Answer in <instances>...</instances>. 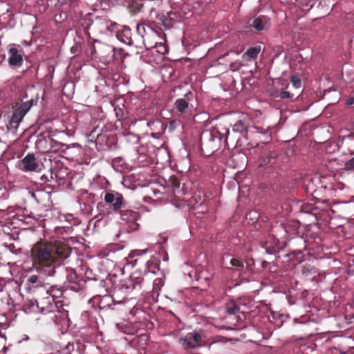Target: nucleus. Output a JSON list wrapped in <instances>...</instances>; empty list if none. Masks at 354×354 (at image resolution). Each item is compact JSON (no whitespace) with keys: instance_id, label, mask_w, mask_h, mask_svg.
Returning a JSON list of instances; mask_svg holds the SVG:
<instances>
[{"instance_id":"obj_1","label":"nucleus","mask_w":354,"mask_h":354,"mask_svg":"<svg viewBox=\"0 0 354 354\" xmlns=\"http://www.w3.org/2000/svg\"><path fill=\"white\" fill-rule=\"evenodd\" d=\"M30 254L37 270L51 277L55 273L59 261L70 255V249L62 243L39 241L33 245Z\"/></svg>"},{"instance_id":"obj_2","label":"nucleus","mask_w":354,"mask_h":354,"mask_svg":"<svg viewBox=\"0 0 354 354\" xmlns=\"http://www.w3.org/2000/svg\"><path fill=\"white\" fill-rule=\"evenodd\" d=\"M40 295L41 298L39 301H37V306L41 309V312L45 313L53 310V302H55V299L62 295V291L56 287L51 286L48 289L43 290Z\"/></svg>"},{"instance_id":"obj_3","label":"nucleus","mask_w":354,"mask_h":354,"mask_svg":"<svg viewBox=\"0 0 354 354\" xmlns=\"http://www.w3.org/2000/svg\"><path fill=\"white\" fill-rule=\"evenodd\" d=\"M205 337V335L201 331H192L187 333L184 337L179 339V342L186 349H193L201 345V342Z\"/></svg>"},{"instance_id":"obj_4","label":"nucleus","mask_w":354,"mask_h":354,"mask_svg":"<svg viewBox=\"0 0 354 354\" xmlns=\"http://www.w3.org/2000/svg\"><path fill=\"white\" fill-rule=\"evenodd\" d=\"M191 93L185 95L184 98L177 99L174 103V109L178 115H185L192 109V106L189 104Z\"/></svg>"},{"instance_id":"obj_5","label":"nucleus","mask_w":354,"mask_h":354,"mask_svg":"<svg viewBox=\"0 0 354 354\" xmlns=\"http://www.w3.org/2000/svg\"><path fill=\"white\" fill-rule=\"evenodd\" d=\"M27 289L29 292L37 294L39 299L41 298V292L45 290L44 285L41 278L37 274H32L27 279Z\"/></svg>"},{"instance_id":"obj_6","label":"nucleus","mask_w":354,"mask_h":354,"mask_svg":"<svg viewBox=\"0 0 354 354\" xmlns=\"http://www.w3.org/2000/svg\"><path fill=\"white\" fill-rule=\"evenodd\" d=\"M19 167L24 171H35L38 167V163L34 154H28L19 162Z\"/></svg>"},{"instance_id":"obj_7","label":"nucleus","mask_w":354,"mask_h":354,"mask_svg":"<svg viewBox=\"0 0 354 354\" xmlns=\"http://www.w3.org/2000/svg\"><path fill=\"white\" fill-rule=\"evenodd\" d=\"M104 201L107 203L112 204L113 210L120 209L124 203V198L122 195L112 193L106 194Z\"/></svg>"},{"instance_id":"obj_8","label":"nucleus","mask_w":354,"mask_h":354,"mask_svg":"<svg viewBox=\"0 0 354 354\" xmlns=\"http://www.w3.org/2000/svg\"><path fill=\"white\" fill-rule=\"evenodd\" d=\"M9 59L8 62L11 66L18 67L20 66L23 62L21 54L19 53L17 48L12 46L9 49Z\"/></svg>"},{"instance_id":"obj_9","label":"nucleus","mask_w":354,"mask_h":354,"mask_svg":"<svg viewBox=\"0 0 354 354\" xmlns=\"http://www.w3.org/2000/svg\"><path fill=\"white\" fill-rule=\"evenodd\" d=\"M147 29L149 31V36L143 39L145 46L147 48L158 47V41L153 42L152 41L159 38L158 32L153 30L151 27H147Z\"/></svg>"},{"instance_id":"obj_10","label":"nucleus","mask_w":354,"mask_h":354,"mask_svg":"<svg viewBox=\"0 0 354 354\" xmlns=\"http://www.w3.org/2000/svg\"><path fill=\"white\" fill-rule=\"evenodd\" d=\"M219 140L209 134L208 139L202 140V149H205L207 152H214L218 147Z\"/></svg>"},{"instance_id":"obj_11","label":"nucleus","mask_w":354,"mask_h":354,"mask_svg":"<svg viewBox=\"0 0 354 354\" xmlns=\"http://www.w3.org/2000/svg\"><path fill=\"white\" fill-rule=\"evenodd\" d=\"M270 19L266 16H260L253 20L252 26L257 30H266L270 27Z\"/></svg>"},{"instance_id":"obj_12","label":"nucleus","mask_w":354,"mask_h":354,"mask_svg":"<svg viewBox=\"0 0 354 354\" xmlns=\"http://www.w3.org/2000/svg\"><path fill=\"white\" fill-rule=\"evenodd\" d=\"M263 248L268 254H273L279 251L281 249V245L279 239L272 238L270 239V241H267L264 243Z\"/></svg>"},{"instance_id":"obj_13","label":"nucleus","mask_w":354,"mask_h":354,"mask_svg":"<svg viewBox=\"0 0 354 354\" xmlns=\"http://www.w3.org/2000/svg\"><path fill=\"white\" fill-rule=\"evenodd\" d=\"M223 263L228 268H234L240 270L243 268V263L236 259L232 258L230 255L224 258Z\"/></svg>"},{"instance_id":"obj_14","label":"nucleus","mask_w":354,"mask_h":354,"mask_svg":"<svg viewBox=\"0 0 354 354\" xmlns=\"http://www.w3.org/2000/svg\"><path fill=\"white\" fill-rule=\"evenodd\" d=\"M120 214L121 218L123 221L132 223L133 225H137V224L134 223L138 217V213L137 212L131 210H124L121 212Z\"/></svg>"},{"instance_id":"obj_15","label":"nucleus","mask_w":354,"mask_h":354,"mask_svg":"<svg viewBox=\"0 0 354 354\" xmlns=\"http://www.w3.org/2000/svg\"><path fill=\"white\" fill-rule=\"evenodd\" d=\"M24 116L25 115L17 109L12 115L10 125L13 128H17Z\"/></svg>"},{"instance_id":"obj_16","label":"nucleus","mask_w":354,"mask_h":354,"mask_svg":"<svg viewBox=\"0 0 354 354\" xmlns=\"http://www.w3.org/2000/svg\"><path fill=\"white\" fill-rule=\"evenodd\" d=\"M34 104L35 100L32 99L30 100L23 102L17 109L25 115Z\"/></svg>"},{"instance_id":"obj_17","label":"nucleus","mask_w":354,"mask_h":354,"mask_svg":"<svg viewBox=\"0 0 354 354\" xmlns=\"http://www.w3.org/2000/svg\"><path fill=\"white\" fill-rule=\"evenodd\" d=\"M147 27L149 26L145 25L144 24H139L137 25V32H138L139 35L142 36L143 39L149 36V31Z\"/></svg>"},{"instance_id":"obj_18","label":"nucleus","mask_w":354,"mask_h":354,"mask_svg":"<svg viewBox=\"0 0 354 354\" xmlns=\"http://www.w3.org/2000/svg\"><path fill=\"white\" fill-rule=\"evenodd\" d=\"M260 52V48L254 47L249 48L243 55V57L247 56L249 58H256Z\"/></svg>"},{"instance_id":"obj_19","label":"nucleus","mask_w":354,"mask_h":354,"mask_svg":"<svg viewBox=\"0 0 354 354\" xmlns=\"http://www.w3.org/2000/svg\"><path fill=\"white\" fill-rule=\"evenodd\" d=\"M247 129V125L243 120L237 121L233 126V130L237 132H243Z\"/></svg>"},{"instance_id":"obj_20","label":"nucleus","mask_w":354,"mask_h":354,"mask_svg":"<svg viewBox=\"0 0 354 354\" xmlns=\"http://www.w3.org/2000/svg\"><path fill=\"white\" fill-rule=\"evenodd\" d=\"M226 311L230 315H235L239 311V308L234 303H232L227 306Z\"/></svg>"},{"instance_id":"obj_21","label":"nucleus","mask_w":354,"mask_h":354,"mask_svg":"<svg viewBox=\"0 0 354 354\" xmlns=\"http://www.w3.org/2000/svg\"><path fill=\"white\" fill-rule=\"evenodd\" d=\"M344 169L346 170H354V157L345 162Z\"/></svg>"},{"instance_id":"obj_22","label":"nucleus","mask_w":354,"mask_h":354,"mask_svg":"<svg viewBox=\"0 0 354 354\" xmlns=\"http://www.w3.org/2000/svg\"><path fill=\"white\" fill-rule=\"evenodd\" d=\"M243 64L241 62H235L230 65V68L232 71H236L239 70V68L243 66Z\"/></svg>"},{"instance_id":"obj_23","label":"nucleus","mask_w":354,"mask_h":354,"mask_svg":"<svg viewBox=\"0 0 354 354\" xmlns=\"http://www.w3.org/2000/svg\"><path fill=\"white\" fill-rule=\"evenodd\" d=\"M122 33L124 36L126 37V40H123L124 41H128L131 37V29L128 27H124Z\"/></svg>"},{"instance_id":"obj_24","label":"nucleus","mask_w":354,"mask_h":354,"mask_svg":"<svg viewBox=\"0 0 354 354\" xmlns=\"http://www.w3.org/2000/svg\"><path fill=\"white\" fill-rule=\"evenodd\" d=\"M155 48H157V51L162 54L167 52L166 46L161 42H158V47H156Z\"/></svg>"},{"instance_id":"obj_25","label":"nucleus","mask_w":354,"mask_h":354,"mask_svg":"<svg viewBox=\"0 0 354 354\" xmlns=\"http://www.w3.org/2000/svg\"><path fill=\"white\" fill-rule=\"evenodd\" d=\"M291 82L295 88H299L301 85V80L297 77H292Z\"/></svg>"},{"instance_id":"obj_26","label":"nucleus","mask_w":354,"mask_h":354,"mask_svg":"<svg viewBox=\"0 0 354 354\" xmlns=\"http://www.w3.org/2000/svg\"><path fill=\"white\" fill-rule=\"evenodd\" d=\"M291 94L288 91H282L279 94V97L282 99H288L291 97Z\"/></svg>"},{"instance_id":"obj_27","label":"nucleus","mask_w":354,"mask_h":354,"mask_svg":"<svg viewBox=\"0 0 354 354\" xmlns=\"http://www.w3.org/2000/svg\"><path fill=\"white\" fill-rule=\"evenodd\" d=\"M346 104L348 106H351V105L354 104V98H353V97L349 98L346 102Z\"/></svg>"},{"instance_id":"obj_28","label":"nucleus","mask_w":354,"mask_h":354,"mask_svg":"<svg viewBox=\"0 0 354 354\" xmlns=\"http://www.w3.org/2000/svg\"><path fill=\"white\" fill-rule=\"evenodd\" d=\"M256 129L261 133H266L268 131V128L263 129V128L256 127Z\"/></svg>"},{"instance_id":"obj_29","label":"nucleus","mask_w":354,"mask_h":354,"mask_svg":"<svg viewBox=\"0 0 354 354\" xmlns=\"http://www.w3.org/2000/svg\"><path fill=\"white\" fill-rule=\"evenodd\" d=\"M51 354H69V353L65 352V351H57L55 352L52 353Z\"/></svg>"},{"instance_id":"obj_30","label":"nucleus","mask_w":354,"mask_h":354,"mask_svg":"<svg viewBox=\"0 0 354 354\" xmlns=\"http://www.w3.org/2000/svg\"><path fill=\"white\" fill-rule=\"evenodd\" d=\"M306 189H307V191L309 192V191H313V188L310 187V183H308V185H306Z\"/></svg>"},{"instance_id":"obj_31","label":"nucleus","mask_w":354,"mask_h":354,"mask_svg":"<svg viewBox=\"0 0 354 354\" xmlns=\"http://www.w3.org/2000/svg\"><path fill=\"white\" fill-rule=\"evenodd\" d=\"M239 158H240L241 159H243V160H245V155H243V154H241V155H239Z\"/></svg>"},{"instance_id":"obj_32","label":"nucleus","mask_w":354,"mask_h":354,"mask_svg":"<svg viewBox=\"0 0 354 354\" xmlns=\"http://www.w3.org/2000/svg\"><path fill=\"white\" fill-rule=\"evenodd\" d=\"M69 346H70V344H68L66 346V349H68L69 348Z\"/></svg>"}]
</instances>
